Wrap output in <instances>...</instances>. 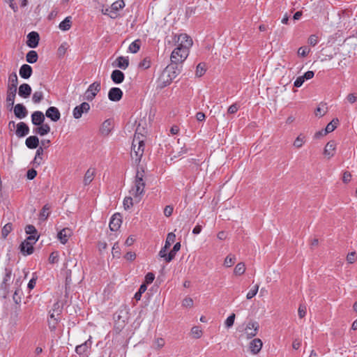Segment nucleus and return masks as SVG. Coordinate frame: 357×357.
<instances>
[{"mask_svg":"<svg viewBox=\"0 0 357 357\" xmlns=\"http://www.w3.org/2000/svg\"><path fill=\"white\" fill-rule=\"evenodd\" d=\"M176 37H177L176 47L172 51L170 60L172 63L178 64L183 63L187 59L193 42L186 33H181L175 36Z\"/></svg>","mask_w":357,"mask_h":357,"instance_id":"1","label":"nucleus"},{"mask_svg":"<svg viewBox=\"0 0 357 357\" xmlns=\"http://www.w3.org/2000/svg\"><path fill=\"white\" fill-rule=\"evenodd\" d=\"M143 178L144 172L137 171L134 181V185L129 190V195L134 197L136 203L141 201L142 196L144 193L145 181Z\"/></svg>","mask_w":357,"mask_h":357,"instance_id":"2","label":"nucleus"},{"mask_svg":"<svg viewBox=\"0 0 357 357\" xmlns=\"http://www.w3.org/2000/svg\"><path fill=\"white\" fill-rule=\"evenodd\" d=\"M144 138L143 135L136 131L132 143L131 157L136 162H139L144 154Z\"/></svg>","mask_w":357,"mask_h":357,"instance_id":"3","label":"nucleus"},{"mask_svg":"<svg viewBox=\"0 0 357 357\" xmlns=\"http://www.w3.org/2000/svg\"><path fill=\"white\" fill-rule=\"evenodd\" d=\"M101 89L100 82H94L91 84L84 93V98L88 101H92L97 93Z\"/></svg>","mask_w":357,"mask_h":357,"instance_id":"4","label":"nucleus"},{"mask_svg":"<svg viewBox=\"0 0 357 357\" xmlns=\"http://www.w3.org/2000/svg\"><path fill=\"white\" fill-rule=\"evenodd\" d=\"M92 346V337L91 336H89V339L86 340L84 343L76 346L75 347V352L77 354H78L79 356H86L90 353L91 349Z\"/></svg>","mask_w":357,"mask_h":357,"instance_id":"5","label":"nucleus"},{"mask_svg":"<svg viewBox=\"0 0 357 357\" xmlns=\"http://www.w3.org/2000/svg\"><path fill=\"white\" fill-rule=\"evenodd\" d=\"M259 330V324L257 321H250L245 328V334L248 339L256 336Z\"/></svg>","mask_w":357,"mask_h":357,"instance_id":"6","label":"nucleus"},{"mask_svg":"<svg viewBox=\"0 0 357 357\" xmlns=\"http://www.w3.org/2000/svg\"><path fill=\"white\" fill-rule=\"evenodd\" d=\"M175 239L176 235L174 233L170 232L167 234L165 245L161 248L158 253L160 257L163 258L165 256L171 245L175 241Z\"/></svg>","mask_w":357,"mask_h":357,"instance_id":"7","label":"nucleus"},{"mask_svg":"<svg viewBox=\"0 0 357 357\" xmlns=\"http://www.w3.org/2000/svg\"><path fill=\"white\" fill-rule=\"evenodd\" d=\"M89 109V104L86 102H84L74 108L73 111V117L76 119H78L82 117L83 113H87Z\"/></svg>","mask_w":357,"mask_h":357,"instance_id":"8","label":"nucleus"},{"mask_svg":"<svg viewBox=\"0 0 357 357\" xmlns=\"http://www.w3.org/2000/svg\"><path fill=\"white\" fill-rule=\"evenodd\" d=\"M12 275V269L10 268H5V274L3 278V281L1 284V288L4 291V296L8 294V287Z\"/></svg>","mask_w":357,"mask_h":357,"instance_id":"9","label":"nucleus"},{"mask_svg":"<svg viewBox=\"0 0 357 357\" xmlns=\"http://www.w3.org/2000/svg\"><path fill=\"white\" fill-rule=\"evenodd\" d=\"M40 36L36 31H31L27 35L26 45L30 48H36L38 45Z\"/></svg>","mask_w":357,"mask_h":357,"instance_id":"10","label":"nucleus"},{"mask_svg":"<svg viewBox=\"0 0 357 357\" xmlns=\"http://www.w3.org/2000/svg\"><path fill=\"white\" fill-rule=\"evenodd\" d=\"M123 91L119 87H112L108 92V98L113 102L119 101L123 97Z\"/></svg>","mask_w":357,"mask_h":357,"instance_id":"11","label":"nucleus"},{"mask_svg":"<svg viewBox=\"0 0 357 357\" xmlns=\"http://www.w3.org/2000/svg\"><path fill=\"white\" fill-rule=\"evenodd\" d=\"M45 116L52 121L56 122L61 118V113L57 107L52 106L46 110Z\"/></svg>","mask_w":357,"mask_h":357,"instance_id":"12","label":"nucleus"},{"mask_svg":"<svg viewBox=\"0 0 357 357\" xmlns=\"http://www.w3.org/2000/svg\"><path fill=\"white\" fill-rule=\"evenodd\" d=\"M125 7L123 0H118L111 6L110 18L116 19L118 17V11Z\"/></svg>","mask_w":357,"mask_h":357,"instance_id":"13","label":"nucleus"},{"mask_svg":"<svg viewBox=\"0 0 357 357\" xmlns=\"http://www.w3.org/2000/svg\"><path fill=\"white\" fill-rule=\"evenodd\" d=\"M263 346L262 341L259 338L252 340L249 344V348L252 354H257Z\"/></svg>","mask_w":357,"mask_h":357,"instance_id":"14","label":"nucleus"},{"mask_svg":"<svg viewBox=\"0 0 357 357\" xmlns=\"http://www.w3.org/2000/svg\"><path fill=\"white\" fill-rule=\"evenodd\" d=\"M336 143L335 141H329L325 146L324 150V154L328 157V158H332L335 153Z\"/></svg>","mask_w":357,"mask_h":357,"instance_id":"15","label":"nucleus"},{"mask_svg":"<svg viewBox=\"0 0 357 357\" xmlns=\"http://www.w3.org/2000/svg\"><path fill=\"white\" fill-rule=\"evenodd\" d=\"M29 132V126L24 122H20L17 125L15 134L19 137H23Z\"/></svg>","mask_w":357,"mask_h":357,"instance_id":"16","label":"nucleus"},{"mask_svg":"<svg viewBox=\"0 0 357 357\" xmlns=\"http://www.w3.org/2000/svg\"><path fill=\"white\" fill-rule=\"evenodd\" d=\"M14 114L17 118L22 119L26 116L28 112L22 104L19 103L14 107Z\"/></svg>","mask_w":357,"mask_h":357,"instance_id":"17","label":"nucleus"},{"mask_svg":"<svg viewBox=\"0 0 357 357\" xmlns=\"http://www.w3.org/2000/svg\"><path fill=\"white\" fill-rule=\"evenodd\" d=\"M112 128V121L111 119H107L102 123L100 128V132L102 135L107 136L111 132Z\"/></svg>","mask_w":357,"mask_h":357,"instance_id":"18","label":"nucleus"},{"mask_svg":"<svg viewBox=\"0 0 357 357\" xmlns=\"http://www.w3.org/2000/svg\"><path fill=\"white\" fill-rule=\"evenodd\" d=\"M20 251L24 255H29L33 252V243L28 241H24L20 244Z\"/></svg>","mask_w":357,"mask_h":357,"instance_id":"19","label":"nucleus"},{"mask_svg":"<svg viewBox=\"0 0 357 357\" xmlns=\"http://www.w3.org/2000/svg\"><path fill=\"white\" fill-rule=\"evenodd\" d=\"M121 225V219L119 214H114L109 222V226L112 231H117Z\"/></svg>","mask_w":357,"mask_h":357,"instance_id":"20","label":"nucleus"},{"mask_svg":"<svg viewBox=\"0 0 357 357\" xmlns=\"http://www.w3.org/2000/svg\"><path fill=\"white\" fill-rule=\"evenodd\" d=\"M181 249V243L177 242L173 247L172 250L169 252V254H166L165 256L163 257L165 262L169 263L172 261L178 251H179Z\"/></svg>","mask_w":357,"mask_h":357,"instance_id":"21","label":"nucleus"},{"mask_svg":"<svg viewBox=\"0 0 357 357\" xmlns=\"http://www.w3.org/2000/svg\"><path fill=\"white\" fill-rule=\"evenodd\" d=\"M32 89L29 84H22L19 87L18 94L23 98H27L31 93Z\"/></svg>","mask_w":357,"mask_h":357,"instance_id":"22","label":"nucleus"},{"mask_svg":"<svg viewBox=\"0 0 357 357\" xmlns=\"http://www.w3.org/2000/svg\"><path fill=\"white\" fill-rule=\"evenodd\" d=\"M45 116L40 111H36L31 114V122L35 126H40L43 123Z\"/></svg>","mask_w":357,"mask_h":357,"instance_id":"23","label":"nucleus"},{"mask_svg":"<svg viewBox=\"0 0 357 357\" xmlns=\"http://www.w3.org/2000/svg\"><path fill=\"white\" fill-rule=\"evenodd\" d=\"M33 73V70L31 66L28 64H23L20 68V75L23 79H29Z\"/></svg>","mask_w":357,"mask_h":357,"instance_id":"24","label":"nucleus"},{"mask_svg":"<svg viewBox=\"0 0 357 357\" xmlns=\"http://www.w3.org/2000/svg\"><path fill=\"white\" fill-rule=\"evenodd\" d=\"M72 231L69 228H64L58 233V238L62 244H66L68 238L71 236Z\"/></svg>","mask_w":357,"mask_h":357,"instance_id":"25","label":"nucleus"},{"mask_svg":"<svg viewBox=\"0 0 357 357\" xmlns=\"http://www.w3.org/2000/svg\"><path fill=\"white\" fill-rule=\"evenodd\" d=\"M111 79L115 84H121L125 79V75L123 72L119 70H114L111 74Z\"/></svg>","mask_w":357,"mask_h":357,"instance_id":"26","label":"nucleus"},{"mask_svg":"<svg viewBox=\"0 0 357 357\" xmlns=\"http://www.w3.org/2000/svg\"><path fill=\"white\" fill-rule=\"evenodd\" d=\"M18 78L16 73H12L8 77V89L17 91Z\"/></svg>","mask_w":357,"mask_h":357,"instance_id":"27","label":"nucleus"},{"mask_svg":"<svg viewBox=\"0 0 357 357\" xmlns=\"http://www.w3.org/2000/svg\"><path fill=\"white\" fill-rule=\"evenodd\" d=\"M25 144L29 149H36L39 144V139L36 136H29L26 138Z\"/></svg>","mask_w":357,"mask_h":357,"instance_id":"28","label":"nucleus"},{"mask_svg":"<svg viewBox=\"0 0 357 357\" xmlns=\"http://www.w3.org/2000/svg\"><path fill=\"white\" fill-rule=\"evenodd\" d=\"M96 174V169L94 168H89L85 173L84 176V184L87 185L93 180Z\"/></svg>","mask_w":357,"mask_h":357,"instance_id":"29","label":"nucleus"},{"mask_svg":"<svg viewBox=\"0 0 357 357\" xmlns=\"http://www.w3.org/2000/svg\"><path fill=\"white\" fill-rule=\"evenodd\" d=\"M33 132L36 134H38L40 136L45 135L50 132V126L47 123H42L39 126V127L36 128L33 130Z\"/></svg>","mask_w":357,"mask_h":357,"instance_id":"30","label":"nucleus"},{"mask_svg":"<svg viewBox=\"0 0 357 357\" xmlns=\"http://www.w3.org/2000/svg\"><path fill=\"white\" fill-rule=\"evenodd\" d=\"M16 93L17 91H15V90L7 89L6 103L8 106H13Z\"/></svg>","mask_w":357,"mask_h":357,"instance_id":"31","label":"nucleus"},{"mask_svg":"<svg viewBox=\"0 0 357 357\" xmlns=\"http://www.w3.org/2000/svg\"><path fill=\"white\" fill-rule=\"evenodd\" d=\"M116 66L118 68L126 70L129 66V59L128 57L119 56L116 59Z\"/></svg>","mask_w":357,"mask_h":357,"instance_id":"32","label":"nucleus"},{"mask_svg":"<svg viewBox=\"0 0 357 357\" xmlns=\"http://www.w3.org/2000/svg\"><path fill=\"white\" fill-rule=\"evenodd\" d=\"M338 124V119H333L329 123L327 124L324 130V134H328L333 132L337 128Z\"/></svg>","mask_w":357,"mask_h":357,"instance_id":"33","label":"nucleus"},{"mask_svg":"<svg viewBox=\"0 0 357 357\" xmlns=\"http://www.w3.org/2000/svg\"><path fill=\"white\" fill-rule=\"evenodd\" d=\"M50 206L49 204H45L43 207V208L40 213L39 219L40 220H43V221L47 220L50 215Z\"/></svg>","mask_w":357,"mask_h":357,"instance_id":"34","label":"nucleus"},{"mask_svg":"<svg viewBox=\"0 0 357 357\" xmlns=\"http://www.w3.org/2000/svg\"><path fill=\"white\" fill-rule=\"evenodd\" d=\"M38 56L36 51H29L26 56V61L29 63H34L38 61Z\"/></svg>","mask_w":357,"mask_h":357,"instance_id":"35","label":"nucleus"},{"mask_svg":"<svg viewBox=\"0 0 357 357\" xmlns=\"http://www.w3.org/2000/svg\"><path fill=\"white\" fill-rule=\"evenodd\" d=\"M59 27L62 31H68L71 27V17H66L61 22H60Z\"/></svg>","mask_w":357,"mask_h":357,"instance_id":"36","label":"nucleus"},{"mask_svg":"<svg viewBox=\"0 0 357 357\" xmlns=\"http://www.w3.org/2000/svg\"><path fill=\"white\" fill-rule=\"evenodd\" d=\"M134 200V197L130 195L124 198L123 204L125 210H130L133 206Z\"/></svg>","mask_w":357,"mask_h":357,"instance_id":"37","label":"nucleus"},{"mask_svg":"<svg viewBox=\"0 0 357 357\" xmlns=\"http://www.w3.org/2000/svg\"><path fill=\"white\" fill-rule=\"evenodd\" d=\"M43 149L40 146L39 147L36 153V155L33 160V163L38 165H40L43 161Z\"/></svg>","mask_w":357,"mask_h":357,"instance_id":"38","label":"nucleus"},{"mask_svg":"<svg viewBox=\"0 0 357 357\" xmlns=\"http://www.w3.org/2000/svg\"><path fill=\"white\" fill-rule=\"evenodd\" d=\"M236 261V258L234 255H228L224 261V266L226 267L232 266Z\"/></svg>","mask_w":357,"mask_h":357,"instance_id":"39","label":"nucleus"},{"mask_svg":"<svg viewBox=\"0 0 357 357\" xmlns=\"http://www.w3.org/2000/svg\"><path fill=\"white\" fill-rule=\"evenodd\" d=\"M245 271V265L243 262L238 263L234 270V273L236 275H241Z\"/></svg>","mask_w":357,"mask_h":357,"instance_id":"40","label":"nucleus"},{"mask_svg":"<svg viewBox=\"0 0 357 357\" xmlns=\"http://www.w3.org/2000/svg\"><path fill=\"white\" fill-rule=\"evenodd\" d=\"M141 45V41L140 40L137 39L131 43V44L129 45V51L132 53H137Z\"/></svg>","mask_w":357,"mask_h":357,"instance_id":"41","label":"nucleus"},{"mask_svg":"<svg viewBox=\"0 0 357 357\" xmlns=\"http://www.w3.org/2000/svg\"><path fill=\"white\" fill-rule=\"evenodd\" d=\"M61 310L57 303L53 305V309L50 312V318H58L57 317L61 314Z\"/></svg>","mask_w":357,"mask_h":357,"instance_id":"42","label":"nucleus"},{"mask_svg":"<svg viewBox=\"0 0 357 357\" xmlns=\"http://www.w3.org/2000/svg\"><path fill=\"white\" fill-rule=\"evenodd\" d=\"M44 98L43 93L41 91H35L32 96V100L34 103H39Z\"/></svg>","mask_w":357,"mask_h":357,"instance_id":"43","label":"nucleus"},{"mask_svg":"<svg viewBox=\"0 0 357 357\" xmlns=\"http://www.w3.org/2000/svg\"><path fill=\"white\" fill-rule=\"evenodd\" d=\"M305 142V137L303 135H299L294 142V146L296 148H301Z\"/></svg>","mask_w":357,"mask_h":357,"instance_id":"44","label":"nucleus"},{"mask_svg":"<svg viewBox=\"0 0 357 357\" xmlns=\"http://www.w3.org/2000/svg\"><path fill=\"white\" fill-rule=\"evenodd\" d=\"M13 230V225L11 223H7L6 224L1 231V235L3 238H6L8 235L10 233V231Z\"/></svg>","mask_w":357,"mask_h":357,"instance_id":"45","label":"nucleus"},{"mask_svg":"<svg viewBox=\"0 0 357 357\" xmlns=\"http://www.w3.org/2000/svg\"><path fill=\"white\" fill-rule=\"evenodd\" d=\"M59 318H49L48 319V326L51 331L56 330L57 324L59 323Z\"/></svg>","mask_w":357,"mask_h":357,"instance_id":"46","label":"nucleus"},{"mask_svg":"<svg viewBox=\"0 0 357 357\" xmlns=\"http://www.w3.org/2000/svg\"><path fill=\"white\" fill-rule=\"evenodd\" d=\"M147 289V286L146 284H142L139 287V290L135 293L134 298L137 301H139L142 297V294L146 291Z\"/></svg>","mask_w":357,"mask_h":357,"instance_id":"47","label":"nucleus"},{"mask_svg":"<svg viewBox=\"0 0 357 357\" xmlns=\"http://www.w3.org/2000/svg\"><path fill=\"white\" fill-rule=\"evenodd\" d=\"M191 333L195 338H199L202 335V331L199 326H193L191 328Z\"/></svg>","mask_w":357,"mask_h":357,"instance_id":"48","label":"nucleus"},{"mask_svg":"<svg viewBox=\"0 0 357 357\" xmlns=\"http://www.w3.org/2000/svg\"><path fill=\"white\" fill-rule=\"evenodd\" d=\"M112 253L114 257L120 258L121 248L118 243H115L112 247Z\"/></svg>","mask_w":357,"mask_h":357,"instance_id":"49","label":"nucleus"},{"mask_svg":"<svg viewBox=\"0 0 357 357\" xmlns=\"http://www.w3.org/2000/svg\"><path fill=\"white\" fill-rule=\"evenodd\" d=\"M206 72L205 64L203 63H200L197 65L196 68V75L197 77L202 76Z\"/></svg>","mask_w":357,"mask_h":357,"instance_id":"50","label":"nucleus"},{"mask_svg":"<svg viewBox=\"0 0 357 357\" xmlns=\"http://www.w3.org/2000/svg\"><path fill=\"white\" fill-rule=\"evenodd\" d=\"M259 290V284H255L247 294V299H251L256 296Z\"/></svg>","mask_w":357,"mask_h":357,"instance_id":"51","label":"nucleus"},{"mask_svg":"<svg viewBox=\"0 0 357 357\" xmlns=\"http://www.w3.org/2000/svg\"><path fill=\"white\" fill-rule=\"evenodd\" d=\"M165 341L162 337H158V338L155 339L154 341V346H155V349H160L162 348L165 346Z\"/></svg>","mask_w":357,"mask_h":357,"instance_id":"52","label":"nucleus"},{"mask_svg":"<svg viewBox=\"0 0 357 357\" xmlns=\"http://www.w3.org/2000/svg\"><path fill=\"white\" fill-rule=\"evenodd\" d=\"M49 262L50 264L57 263L59 261V252H52L49 257Z\"/></svg>","mask_w":357,"mask_h":357,"instance_id":"53","label":"nucleus"},{"mask_svg":"<svg viewBox=\"0 0 357 357\" xmlns=\"http://www.w3.org/2000/svg\"><path fill=\"white\" fill-rule=\"evenodd\" d=\"M234 320H235V314H231L225 320V326L227 328L231 327L234 325Z\"/></svg>","mask_w":357,"mask_h":357,"instance_id":"54","label":"nucleus"},{"mask_svg":"<svg viewBox=\"0 0 357 357\" xmlns=\"http://www.w3.org/2000/svg\"><path fill=\"white\" fill-rule=\"evenodd\" d=\"M155 279V275L153 273H148L145 275L144 282L143 284H149L153 282Z\"/></svg>","mask_w":357,"mask_h":357,"instance_id":"55","label":"nucleus"},{"mask_svg":"<svg viewBox=\"0 0 357 357\" xmlns=\"http://www.w3.org/2000/svg\"><path fill=\"white\" fill-rule=\"evenodd\" d=\"M310 51V50L307 47H301L298 50V54L300 56L305 57L309 54Z\"/></svg>","mask_w":357,"mask_h":357,"instance_id":"56","label":"nucleus"},{"mask_svg":"<svg viewBox=\"0 0 357 357\" xmlns=\"http://www.w3.org/2000/svg\"><path fill=\"white\" fill-rule=\"evenodd\" d=\"M182 305L185 307H192L193 306V300L190 297H186L183 300Z\"/></svg>","mask_w":357,"mask_h":357,"instance_id":"57","label":"nucleus"},{"mask_svg":"<svg viewBox=\"0 0 357 357\" xmlns=\"http://www.w3.org/2000/svg\"><path fill=\"white\" fill-rule=\"evenodd\" d=\"M307 312V308L306 306L304 305H300L298 310V314L300 318H303L306 315Z\"/></svg>","mask_w":357,"mask_h":357,"instance_id":"58","label":"nucleus"},{"mask_svg":"<svg viewBox=\"0 0 357 357\" xmlns=\"http://www.w3.org/2000/svg\"><path fill=\"white\" fill-rule=\"evenodd\" d=\"M139 66L144 69H148L151 66V61L149 59L145 58L139 63Z\"/></svg>","mask_w":357,"mask_h":357,"instance_id":"59","label":"nucleus"},{"mask_svg":"<svg viewBox=\"0 0 357 357\" xmlns=\"http://www.w3.org/2000/svg\"><path fill=\"white\" fill-rule=\"evenodd\" d=\"M26 233L30 235H36L37 234V230L36 229L35 227L29 225L25 228Z\"/></svg>","mask_w":357,"mask_h":357,"instance_id":"60","label":"nucleus"},{"mask_svg":"<svg viewBox=\"0 0 357 357\" xmlns=\"http://www.w3.org/2000/svg\"><path fill=\"white\" fill-rule=\"evenodd\" d=\"M318 41L319 38L318 36L316 35H311L308 38V43L312 46L316 45Z\"/></svg>","mask_w":357,"mask_h":357,"instance_id":"61","label":"nucleus"},{"mask_svg":"<svg viewBox=\"0 0 357 357\" xmlns=\"http://www.w3.org/2000/svg\"><path fill=\"white\" fill-rule=\"evenodd\" d=\"M238 109H239L238 105L236 103H234L229 107V108L227 109V112H228V114H235L236 112H237Z\"/></svg>","mask_w":357,"mask_h":357,"instance_id":"62","label":"nucleus"},{"mask_svg":"<svg viewBox=\"0 0 357 357\" xmlns=\"http://www.w3.org/2000/svg\"><path fill=\"white\" fill-rule=\"evenodd\" d=\"M304 82L305 79L303 76L298 77L294 83V86L298 88L301 87Z\"/></svg>","mask_w":357,"mask_h":357,"instance_id":"63","label":"nucleus"},{"mask_svg":"<svg viewBox=\"0 0 357 357\" xmlns=\"http://www.w3.org/2000/svg\"><path fill=\"white\" fill-rule=\"evenodd\" d=\"M36 175L37 172L33 169H31L27 171L26 176L27 178L29 180L33 179L36 176Z\"/></svg>","mask_w":357,"mask_h":357,"instance_id":"64","label":"nucleus"}]
</instances>
